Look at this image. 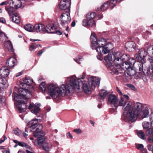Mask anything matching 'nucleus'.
Wrapping results in <instances>:
<instances>
[{
    "instance_id": "7c9ffc66",
    "label": "nucleus",
    "mask_w": 153,
    "mask_h": 153,
    "mask_svg": "<svg viewBox=\"0 0 153 153\" xmlns=\"http://www.w3.org/2000/svg\"><path fill=\"white\" fill-rule=\"evenodd\" d=\"M91 41L92 43L95 45L97 42V38L96 36L95 33H92L91 36Z\"/></svg>"
},
{
    "instance_id": "37998d69",
    "label": "nucleus",
    "mask_w": 153,
    "mask_h": 153,
    "mask_svg": "<svg viewBox=\"0 0 153 153\" xmlns=\"http://www.w3.org/2000/svg\"><path fill=\"white\" fill-rule=\"evenodd\" d=\"M25 131L27 132H30L31 131H33L30 128V126L29 125H28V123H27V126L26 127Z\"/></svg>"
},
{
    "instance_id": "f8f14e48",
    "label": "nucleus",
    "mask_w": 153,
    "mask_h": 153,
    "mask_svg": "<svg viewBox=\"0 0 153 153\" xmlns=\"http://www.w3.org/2000/svg\"><path fill=\"white\" fill-rule=\"evenodd\" d=\"M131 109L139 115L142 111V109H143V105L139 102H134L132 105H131Z\"/></svg>"
},
{
    "instance_id": "aec40b11",
    "label": "nucleus",
    "mask_w": 153,
    "mask_h": 153,
    "mask_svg": "<svg viewBox=\"0 0 153 153\" xmlns=\"http://www.w3.org/2000/svg\"><path fill=\"white\" fill-rule=\"evenodd\" d=\"M9 3L11 6L13 7L16 9L21 7L22 4L20 0H10Z\"/></svg>"
},
{
    "instance_id": "0e129e2a",
    "label": "nucleus",
    "mask_w": 153,
    "mask_h": 153,
    "mask_svg": "<svg viewBox=\"0 0 153 153\" xmlns=\"http://www.w3.org/2000/svg\"><path fill=\"white\" fill-rule=\"evenodd\" d=\"M150 137L148 139V140L149 142L150 143H152L153 142V138L152 137Z\"/></svg>"
},
{
    "instance_id": "79ce46f5",
    "label": "nucleus",
    "mask_w": 153,
    "mask_h": 153,
    "mask_svg": "<svg viewBox=\"0 0 153 153\" xmlns=\"http://www.w3.org/2000/svg\"><path fill=\"white\" fill-rule=\"evenodd\" d=\"M37 47H38V44H36L35 43H33L30 46L29 50L30 51H31L33 49H35L36 48H37Z\"/></svg>"
},
{
    "instance_id": "393cba45",
    "label": "nucleus",
    "mask_w": 153,
    "mask_h": 153,
    "mask_svg": "<svg viewBox=\"0 0 153 153\" xmlns=\"http://www.w3.org/2000/svg\"><path fill=\"white\" fill-rule=\"evenodd\" d=\"M150 109V106L146 104L143 105V114L142 116V118L143 119L147 117L149 114V110Z\"/></svg>"
},
{
    "instance_id": "f704fd0d",
    "label": "nucleus",
    "mask_w": 153,
    "mask_h": 153,
    "mask_svg": "<svg viewBox=\"0 0 153 153\" xmlns=\"http://www.w3.org/2000/svg\"><path fill=\"white\" fill-rule=\"evenodd\" d=\"M146 134L149 137H153V128L148 129L146 131Z\"/></svg>"
},
{
    "instance_id": "ea45409f",
    "label": "nucleus",
    "mask_w": 153,
    "mask_h": 153,
    "mask_svg": "<svg viewBox=\"0 0 153 153\" xmlns=\"http://www.w3.org/2000/svg\"><path fill=\"white\" fill-rule=\"evenodd\" d=\"M142 125L143 128L146 129L148 128L150 126V124L149 123L146 121L143 122V123Z\"/></svg>"
},
{
    "instance_id": "a19ab883",
    "label": "nucleus",
    "mask_w": 153,
    "mask_h": 153,
    "mask_svg": "<svg viewBox=\"0 0 153 153\" xmlns=\"http://www.w3.org/2000/svg\"><path fill=\"white\" fill-rule=\"evenodd\" d=\"M149 61L150 63L149 65V68L151 70L153 69V57H150L149 58Z\"/></svg>"
},
{
    "instance_id": "f257e3e1",
    "label": "nucleus",
    "mask_w": 153,
    "mask_h": 153,
    "mask_svg": "<svg viewBox=\"0 0 153 153\" xmlns=\"http://www.w3.org/2000/svg\"><path fill=\"white\" fill-rule=\"evenodd\" d=\"M84 78L83 75L78 78L73 76L67 78L65 80L66 85L62 84L60 87H58L56 84H51L48 87V94L53 99H55L60 96L68 95L74 90L78 92H80L81 85L86 93H88L91 91L92 86H99L100 79L98 77L92 76L89 78L88 81L81 80Z\"/></svg>"
},
{
    "instance_id": "a878e982",
    "label": "nucleus",
    "mask_w": 153,
    "mask_h": 153,
    "mask_svg": "<svg viewBox=\"0 0 153 153\" xmlns=\"http://www.w3.org/2000/svg\"><path fill=\"white\" fill-rule=\"evenodd\" d=\"M8 86L7 80L5 77L0 78V87L1 89L6 88Z\"/></svg>"
},
{
    "instance_id": "0eeeda50",
    "label": "nucleus",
    "mask_w": 153,
    "mask_h": 153,
    "mask_svg": "<svg viewBox=\"0 0 153 153\" xmlns=\"http://www.w3.org/2000/svg\"><path fill=\"white\" fill-rule=\"evenodd\" d=\"M23 82H21L19 85L20 88L18 89L17 88H15L13 91L16 92L17 90L19 93H22L26 94L25 91L30 92L33 90V87L31 85L33 82V80L31 79L29 77H27L25 78L23 80Z\"/></svg>"
},
{
    "instance_id": "e2e57ef3",
    "label": "nucleus",
    "mask_w": 153,
    "mask_h": 153,
    "mask_svg": "<svg viewBox=\"0 0 153 153\" xmlns=\"http://www.w3.org/2000/svg\"><path fill=\"white\" fill-rule=\"evenodd\" d=\"M8 2L7 1H6L4 2H3L2 3H1V4H0V6H2L4 5H6L8 3Z\"/></svg>"
},
{
    "instance_id": "774afa93",
    "label": "nucleus",
    "mask_w": 153,
    "mask_h": 153,
    "mask_svg": "<svg viewBox=\"0 0 153 153\" xmlns=\"http://www.w3.org/2000/svg\"><path fill=\"white\" fill-rule=\"evenodd\" d=\"M56 33L58 35H61L62 34V33L59 30L55 31Z\"/></svg>"
},
{
    "instance_id": "423d86ee",
    "label": "nucleus",
    "mask_w": 153,
    "mask_h": 153,
    "mask_svg": "<svg viewBox=\"0 0 153 153\" xmlns=\"http://www.w3.org/2000/svg\"><path fill=\"white\" fill-rule=\"evenodd\" d=\"M123 55H126L128 59H125L123 60L122 62L119 65L120 67L119 68L116 67L113 69V71L114 74L117 75L119 73H123L124 71L128 70L130 68H132L133 65L135 63V61L133 58L129 59V56L127 54H123Z\"/></svg>"
},
{
    "instance_id": "f3484780",
    "label": "nucleus",
    "mask_w": 153,
    "mask_h": 153,
    "mask_svg": "<svg viewBox=\"0 0 153 153\" xmlns=\"http://www.w3.org/2000/svg\"><path fill=\"white\" fill-rule=\"evenodd\" d=\"M16 62L17 60L15 58L10 57L7 60L6 66L10 69L16 65Z\"/></svg>"
},
{
    "instance_id": "c85d7f7f",
    "label": "nucleus",
    "mask_w": 153,
    "mask_h": 153,
    "mask_svg": "<svg viewBox=\"0 0 153 153\" xmlns=\"http://www.w3.org/2000/svg\"><path fill=\"white\" fill-rule=\"evenodd\" d=\"M44 136L45 135H44V138L43 139V140L42 143H39L38 141V142L39 144L43 145V148L44 150L48 151L49 148V145L48 143L45 142V137Z\"/></svg>"
},
{
    "instance_id": "4c0bfd02",
    "label": "nucleus",
    "mask_w": 153,
    "mask_h": 153,
    "mask_svg": "<svg viewBox=\"0 0 153 153\" xmlns=\"http://www.w3.org/2000/svg\"><path fill=\"white\" fill-rule=\"evenodd\" d=\"M147 53L149 56L153 55V46H151L147 48Z\"/></svg>"
},
{
    "instance_id": "4d7b16f0",
    "label": "nucleus",
    "mask_w": 153,
    "mask_h": 153,
    "mask_svg": "<svg viewBox=\"0 0 153 153\" xmlns=\"http://www.w3.org/2000/svg\"><path fill=\"white\" fill-rule=\"evenodd\" d=\"M25 143L23 142H19L18 143V145L22 147H24V145L25 144Z\"/></svg>"
},
{
    "instance_id": "9b49d317",
    "label": "nucleus",
    "mask_w": 153,
    "mask_h": 153,
    "mask_svg": "<svg viewBox=\"0 0 153 153\" xmlns=\"http://www.w3.org/2000/svg\"><path fill=\"white\" fill-rule=\"evenodd\" d=\"M117 97L114 94H110L108 96L107 103L110 105L114 110L115 107L117 106Z\"/></svg>"
},
{
    "instance_id": "f03ea898",
    "label": "nucleus",
    "mask_w": 153,
    "mask_h": 153,
    "mask_svg": "<svg viewBox=\"0 0 153 153\" xmlns=\"http://www.w3.org/2000/svg\"><path fill=\"white\" fill-rule=\"evenodd\" d=\"M26 94L21 93L17 94L16 92L13 91L14 99L18 102V107L21 112H24L26 110L27 107V100L32 97L31 93L30 92L25 91Z\"/></svg>"
},
{
    "instance_id": "6e6d98bb",
    "label": "nucleus",
    "mask_w": 153,
    "mask_h": 153,
    "mask_svg": "<svg viewBox=\"0 0 153 153\" xmlns=\"http://www.w3.org/2000/svg\"><path fill=\"white\" fill-rule=\"evenodd\" d=\"M117 91V92L119 94L120 96H122L123 95V94L121 92V91H120V90L119 89V88L118 87H116Z\"/></svg>"
},
{
    "instance_id": "cd10ccee",
    "label": "nucleus",
    "mask_w": 153,
    "mask_h": 153,
    "mask_svg": "<svg viewBox=\"0 0 153 153\" xmlns=\"http://www.w3.org/2000/svg\"><path fill=\"white\" fill-rule=\"evenodd\" d=\"M10 19H11L13 22L17 24H18L20 22V19L17 13H13L12 17L10 18Z\"/></svg>"
},
{
    "instance_id": "49530a36",
    "label": "nucleus",
    "mask_w": 153,
    "mask_h": 153,
    "mask_svg": "<svg viewBox=\"0 0 153 153\" xmlns=\"http://www.w3.org/2000/svg\"><path fill=\"white\" fill-rule=\"evenodd\" d=\"M13 132L14 134L17 135H19V130L18 129L13 130Z\"/></svg>"
},
{
    "instance_id": "72a5a7b5",
    "label": "nucleus",
    "mask_w": 153,
    "mask_h": 153,
    "mask_svg": "<svg viewBox=\"0 0 153 153\" xmlns=\"http://www.w3.org/2000/svg\"><path fill=\"white\" fill-rule=\"evenodd\" d=\"M137 135L139 137L142 139L144 140L145 138V133L142 130L138 131L137 132Z\"/></svg>"
},
{
    "instance_id": "de8ad7c7",
    "label": "nucleus",
    "mask_w": 153,
    "mask_h": 153,
    "mask_svg": "<svg viewBox=\"0 0 153 153\" xmlns=\"http://www.w3.org/2000/svg\"><path fill=\"white\" fill-rule=\"evenodd\" d=\"M123 0H112L113 2V6H116L117 3H119Z\"/></svg>"
},
{
    "instance_id": "6e6552de",
    "label": "nucleus",
    "mask_w": 153,
    "mask_h": 153,
    "mask_svg": "<svg viewBox=\"0 0 153 153\" xmlns=\"http://www.w3.org/2000/svg\"><path fill=\"white\" fill-rule=\"evenodd\" d=\"M96 45V51L98 53L103 55L108 53L111 49L109 48V45H111V44L109 42H107L106 40L103 38H100L98 40Z\"/></svg>"
},
{
    "instance_id": "603ef678",
    "label": "nucleus",
    "mask_w": 153,
    "mask_h": 153,
    "mask_svg": "<svg viewBox=\"0 0 153 153\" xmlns=\"http://www.w3.org/2000/svg\"><path fill=\"white\" fill-rule=\"evenodd\" d=\"M82 59V58L81 56L80 57H79L77 59H74V60L76 62L78 63L79 64H80L81 63L79 62V61H81Z\"/></svg>"
},
{
    "instance_id": "bb28decb",
    "label": "nucleus",
    "mask_w": 153,
    "mask_h": 153,
    "mask_svg": "<svg viewBox=\"0 0 153 153\" xmlns=\"http://www.w3.org/2000/svg\"><path fill=\"white\" fill-rule=\"evenodd\" d=\"M90 22L92 23V24L90 23L89 20L87 19H84L82 21V25L85 27H86L88 25L91 27L95 26L96 24L94 20H91Z\"/></svg>"
},
{
    "instance_id": "c756f323",
    "label": "nucleus",
    "mask_w": 153,
    "mask_h": 153,
    "mask_svg": "<svg viewBox=\"0 0 153 153\" xmlns=\"http://www.w3.org/2000/svg\"><path fill=\"white\" fill-rule=\"evenodd\" d=\"M24 28L26 30L30 32H34V26L30 24H26L24 26Z\"/></svg>"
},
{
    "instance_id": "8fccbe9b",
    "label": "nucleus",
    "mask_w": 153,
    "mask_h": 153,
    "mask_svg": "<svg viewBox=\"0 0 153 153\" xmlns=\"http://www.w3.org/2000/svg\"><path fill=\"white\" fill-rule=\"evenodd\" d=\"M3 37H6L7 39H8V37L6 36L4 33L0 30V38Z\"/></svg>"
},
{
    "instance_id": "412c9836",
    "label": "nucleus",
    "mask_w": 153,
    "mask_h": 153,
    "mask_svg": "<svg viewBox=\"0 0 153 153\" xmlns=\"http://www.w3.org/2000/svg\"><path fill=\"white\" fill-rule=\"evenodd\" d=\"M123 73L125 76L128 78L129 79L131 78V76H133L136 73L135 71L132 68H130L129 69L124 71Z\"/></svg>"
},
{
    "instance_id": "5701e85b",
    "label": "nucleus",
    "mask_w": 153,
    "mask_h": 153,
    "mask_svg": "<svg viewBox=\"0 0 153 153\" xmlns=\"http://www.w3.org/2000/svg\"><path fill=\"white\" fill-rule=\"evenodd\" d=\"M108 93L106 90L101 89L99 95L98 96L97 100L100 102H102Z\"/></svg>"
},
{
    "instance_id": "864d4df0",
    "label": "nucleus",
    "mask_w": 153,
    "mask_h": 153,
    "mask_svg": "<svg viewBox=\"0 0 153 153\" xmlns=\"http://www.w3.org/2000/svg\"><path fill=\"white\" fill-rule=\"evenodd\" d=\"M66 136L68 138L70 139L73 138V137L72 135L71 134V133L70 132H68L66 134Z\"/></svg>"
},
{
    "instance_id": "58836bf2",
    "label": "nucleus",
    "mask_w": 153,
    "mask_h": 153,
    "mask_svg": "<svg viewBox=\"0 0 153 153\" xmlns=\"http://www.w3.org/2000/svg\"><path fill=\"white\" fill-rule=\"evenodd\" d=\"M135 146L136 148L140 151L144 148V146L142 144L136 143Z\"/></svg>"
},
{
    "instance_id": "9d476101",
    "label": "nucleus",
    "mask_w": 153,
    "mask_h": 153,
    "mask_svg": "<svg viewBox=\"0 0 153 153\" xmlns=\"http://www.w3.org/2000/svg\"><path fill=\"white\" fill-rule=\"evenodd\" d=\"M61 24L62 26L67 25L71 20L70 14L69 13H63L60 17Z\"/></svg>"
},
{
    "instance_id": "2f4dec72",
    "label": "nucleus",
    "mask_w": 153,
    "mask_h": 153,
    "mask_svg": "<svg viewBox=\"0 0 153 153\" xmlns=\"http://www.w3.org/2000/svg\"><path fill=\"white\" fill-rule=\"evenodd\" d=\"M96 16L95 12H89L87 15V18L88 19H93Z\"/></svg>"
},
{
    "instance_id": "3c124183",
    "label": "nucleus",
    "mask_w": 153,
    "mask_h": 153,
    "mask_svg": "<svg viewBox=\"0 0 153 153\" xmlns=\"http://www.w3.org/2000/svg\"><path fill=\"white\" fill-rule=\"evenodd\" d=\"M127 86L129 88H130L131 89L134 90L135 89V86L133 85L130 84H128Z\"/></svg>"
},
{
    "instance_id": "6ab92c4d",
    "label": "nucleus",
    "mask_w": 153,
    "mask_h": 153,
    "mask_svg": "<svg viewBox=\"0 0 153 153\" xmlns=\"http://www.w3.org/2000/svg\"><path fill=\"white\" fill-rule=\"evenodd\" d=\"M9 69L6 66L2 67L0 70V75L3 77H7L9 74Z\"/></svg>"
},
{
    "instance_id": "c03bdc74",
    "label": "nucleus",
    "mask_w": 153,
    "mask_h": 153,
    "mask_svg": "<svg viewBox=\"0 0 153 153\" xmlns=\"http://www.w3.org/2000/svg\"><path fill=\"white\" fill-rule=\"evenodd\" d=\"M147 147L148 150L149 151L152 152V153H153V145L151 144H148L147 146Z\"/></svg>"
},
{
    "instance_id": "39448f33",
    "label": "nucleus",
    "mask_w": 153,
    "mask_h": 153,
    "mask_svg": "<svg viewBox=\"0 0 153 153\" xmlns=\"http://www.w3.org/2000/svg\"><path fill=\"white\" fill-rule=\"evenodd\" d=\"M131 102H128L125 107L123 108L124 112L123 113L122 118L125 122L127 121L128 120L131 122H133L136 120L139 116L134 111L131 109Z\"/></svg>"
},
{
    "instance_id": "20e7f679",
    "label": "nucleus",
    "mask_w": 153,
    "mask_h": 153,
    "mask_svg": "<svg viewBox=\"0 0 153 153\" xmlns=\"http://www.w3.org/2000/svg\"><path fill=\"white\" fill-rule=\"evenodd\" d=\"M128 57L126 55H123V53L120 52H117L114 54L109 53L108 55L104 57V60L106 62H108V66H111L112 64L110 61H113L114 65L113 67L115 68L116 67L119 68L120 66L119 65L125 59H128Z\"/></svg>"
},
{
    "instance_id": "1a4fd4ad",
    "label": "nucleus",
    "mask_w": 153,
    "mask_h": 153,
    "mask_svg": "<svg viewBox=\"0 0 153 153\" xmlns=\"http://www.w3.org/2000/svg\"><path fill=\"white\" fill-rule=\"evenodd\" d=\"M147 53V51L144 48H141L138 51L139 55L136 54L135 55V57L138 62V64L139 71H143V65L144 64L143 62H145V60L144 58L146 56Z\"/></svg>"
},
{
    "instance_id": "e433bc0d",
    "label": "nucleus",
    "mask_w": 153,
    "mask_h": 153,
    "mask_svg": "<svg viewBox=\"0 0 153 153\" xmlns=\"http://www.w3.org/2000/svg\"><path fill=\"white\" fill-rule=\"evenodd\" d=\"M39 88L42 90V93H44L46 88V86L45 82H43L39 85Z\"/></svg>"
},
{
    "instance_id": "a18cd8bd",
    "label": "nucleus",
    "mask_w": 153,
    "mask_h": 153,
    "mask_svg": "<svg viewBox=\"0 0 153 153\" xmlns=\"http://www.w3.org/2000/svg\"><path fill=\"white\" fill-rule=\"evenodd\" d=\"M4 99L3 96L0 95V105L4 103Z\"/></svg>"
},
{
    "instance_id": "473e14b6",
    "label": "nucleus",
    "mask_w": 153,
    "mask_h": 153,
    "mask_svg": "<svg viewBox=\"0 0 153 153\" xmlns=\"http://www.w3.org/2000/svg\"><path fill=\"white\" fill-rule=\"evenodd\" d=\"M14 7H13L11 6H10V7L8 6L6 7L5 9L7 12L8 14L9 15H11V14H12L14 11Z\"/></svg>"
},
{
    "instance_id": "ddd939ff",
    "label": "nucleus",
    "mask_w": 153,
    "mask_h": 153,
    "mask_svg": "<svg viewBox=\"0 0 153 153\" xmlns=\"http://www.w3.org/2000/svg\"><path fill=\"white\" fill-rule=\"evenodd\" d=\"M40 105V104L39 103L34 104L33 103H30L29 104L28 108L32 113L36 114L39 112L40 111L39 107Z\"/></svg>"
},
{
    "instance_id": "c9c22d12",
    "label": "nucleus",
    "mask_w": 153,
    "mask_h": 153,
    "mask_svg": "<svg viewBox=\"0 0 153 153\" xmlns=\"http://www.w3.org/2000/svg\"><path fill=\"white\" fill-rule=\"evenodd\" d=\"M4 46L9 50H11L13 48L12 44L10 41H7L5 43Z\"/></svg>"
},
{
    "instance_id": "5fc2aeb1",
    "label": "nucleus",
    "mask_w": 153,
    "mask_h": 153,
    "mask_svg": "<svg viewBox=\"0 0 153 153\" xmlns=\"http://www.w3.org/2000/svg\"><path fill=\"white\" fill-rule=\"evenodd\" d=\"M140 153H148L146 149L144 148H143V149H141L140 151Z\"/></svg>"
},
{
    "instance_id": "b1692460",
    "label": "nucleus",
    "mask_w": 153,
    "mask_h": 153,
    "mask_svg": "<svg viewBox=\"0 0 153 153\" xmlns=\"http://www.w3.org/2000/svg\"><path fill=\"white\" fill-rule=\"evenodd\" d=\"M125 47L128 51H132L134 50L135 44L133 41H129L126 43Z\"/></svg>"
},
{
    "instance_id": "052dcab7",
    "label": "nucleus",
    "mask_w": 153,
    "mask_h": 153,
    "mask_svg": "<svg viewBox=\"0 0 153 153\" xmlns=\"http://www.w3.org/2000/svg\"><path fill=\"white\" fill-rule=\"evenodd\" d=\"M24 147H25L26 148H27L30 149L31 148V147L29 145H28L27 144L25 143V144L24 145Z\"/></svg>"
},
{
    "instance_id": "4be33fe9",
    "label": "nucleus",
    "mask_w": 153,
    "mask_h": 153,
    "mask_svg": "<svg viewBox=\"0 0 153 153\" xmlns=\"http://www.w3.org/2000/svg\"><path fill=\"white\" fill-rule=\"evenodd\" d=\"M129 102L127 101L126 100H125L124 98L122 97H121L120 99H118L117 102V106H115L114 109L115 110H116L118 106H123V107H125L124 105H126V104H127Z\"/></svg>"
},
{
    "instance_id": "dca6fc26",
    "label": "nucleus",
    "mask_w": 153,
    "mask_h": 153,
    "mask_svg": "<svg viewBox=\"0 0 153 153\" xmlns=\"http://www.w3.org/2000/svg\"><path fill=\"white\" fill-rule=\"evenodd\" d=\"M71 1L62 0L59 5V8L62 10H65L69 8L71 5Z\"/></svg>"
},
{
    "instance_id": "2eb2a0df",
    "label": "nucleus",
    "mask_w": 153,
    "mask_h": 153,
    "mask_svg": "<svg viewBox=\"0 0 153 153\" xmlns=\"http://www.w3.org/2000/svg\"><path fill=\"white\" fill-rule=\"evenodd\" d=\"M34 32L39 33H45V26L42 24H36L34 26Z\"/></svg>"
},
{
    "instance_id": "4468645a",
    "label": "nucleus",
    "mask_w": 153,
    "mask_h": 153,
    "mask_svg": "<svg viewBox=\"0 0 153 153\" xmlns=\"http://www.w3.org/2000/svg\"><path fill=\"white\" fill-rule=\"evenodd\" d=\"M113 2L112 0H111L110 1H107L104 4L101 6V7L99 8H98L97 10L101 11H104L107 9L109 7H110L111 9H112L116 6H113L114 5L113 3Z\"/></svg>"
},
{
    "instance_id": "bf43d9fd",
    "label": "nucleus",
    "mask_w": 153,
    "mask_h": 153,
    "mask_svg": "<svg viewBox=\"0 0 153 153\" xmlns=\"http://www.w3.org/2000/svg\"><path fill=\"white\" fill-rule=\"evenodd\" d=\"M6 22V20L3 17L0 18V22L2 23H4Z\"/></svg>"
},
{
    "instance_id": "680f3d73",
    "label": "nucleus",
    "mask_w": 153,
    "mask_h": 153,
    "mask_svg": "<svg viewBox=\"0 0 153 153\" xmlns=\"http://www.w3.org/2000/svg\"><path fill=\"white\" fill-rule=\"evenodd\" d=\"M142 77V79L145 82H146L147 81V79L145 75H144Z\"/></svg>"
},
{
    "instance_id": "7ed1b4c3",
    "label": "nucleus",
    "mask_w": 153,
    "mask_h": 153,
    "mask_svg": "<svg viewBox=\"0 0 153 153\" xmlns=\"http://www.w3.org/2000/svg\"><path fill=\"white\" fill-rule=\"evenodd\" d=\"M40 122V120L34 119L28 123V125L30 126L33 132L34 136L37 138V141L39 143H42L45 135V133L42 131V125L38 123V122Z\"/></svg>"
},
{
    "instance_id": "338daca9",
    "label": "nucleus",
    "mask_w": 153,
    "mask_h": 153,
    "mask_svg": "<svg viewBox=\"0 0 153 153\" xmlns=\"http://www.w3.org/2000/svg\"><path fill=\"white\" fill-rule=\"evenodd\" d=\"M124 98H125L127 100H129V97L127 95H123Z\"/></svg>"
},
{
    "instance_id": "13d9d810",
    "label": "nucleus",
    "mask_w": 153,
    "mask_h": 153,
    "mask_svg": "<svg viewBox=\"0 0 153 153\" xmlns=\"http://www.w3.org/2000/svg\"><path fill=\"white\" fill-rule=\"evenodd\" d=\"M45 51V50L44 49H42L41 50L39 51L38 53V55L39 56H41L43 52H44Z\"/></svg>"
},
{
    "instance_id": "a211bd4d",
    "label": "nucleus",
    "mask_w": 153,
    "mask_h": 153,
    "mask_svg": "<svg viewBox=\"0 0 153 153\" xmlns=\"http://www.w3.org/2000/svg\"><path fill=\"white\" fill-rule=\"evenodd\" d=\"M56 29V27L53 23H50L47 25L45 27V33H55Z\"/></svg>"
},
{
    "instance_id": "09e8293b",
    "label": "nucleus",
    "mask_w": 153,
    "mask_h": 153,
    "mask_svg": "<svg viewBox=\"0 0 153 153\" xmlns=\"http://www.w3.org/2000/svg\"><path fill=\"white\" fill-rule=\"evenodd\" d=\"M74 131L77 134H80L82 132V130L79 128L75 129Z\"/></svg>"
},
{
    "instance_id": "69168bd1",
    "label": "nucleus",
    "mask_w": 153,
    "mask_h": 153,
    "mask_svg": "<svg viewBox=\"0 0 153 153\" xmlns=\"http://www.w3.org/2000/svg\"><path fill=\"white\" fill-rule=\"evenodd\" d=\"M97 58L100 60H102V57L100 55H98L97 56Z\"/></svg>"
}]
</instances>
